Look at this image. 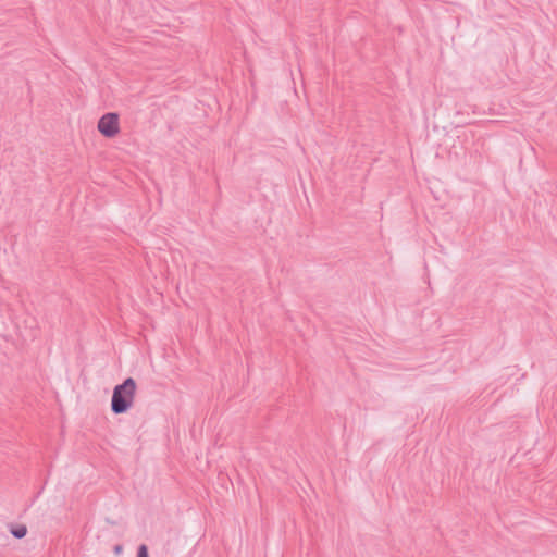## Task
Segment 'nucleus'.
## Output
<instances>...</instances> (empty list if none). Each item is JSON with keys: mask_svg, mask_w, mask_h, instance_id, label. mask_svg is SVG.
Wrapping results in <instances>:
<instances>
[{"mask_svg": "<svg viewBox=\"0 0 557 557\" xmlns=\"http://www.w3.org/2000/svg\"><path fill=\"white\" fill-rule=\"evenodd\" d=\"M137 383L134 379L127 377L113 388L111 398V410L115 414L127 412L135 403Z\"/></svg>", "mask_w": 557, "mask_h": 557, "instance_id": "f257e3e1", "label": "nucleus"}, {"mask_svg": "<svg viewBox=\"0 0 557 557\" xmlns=\"http://www.w3.org/2000/svg\"><path fill=\"white\" fill-rule=\"evenodd\" d=\"M97 132L108 140L117 138L122 134L121 115L117 112H106L96 124Z\"/></svg>", "mask_w": 557, "mask_h": 557, "instance_id": "f03ea898", "label": "nucleus"}, {"mask_svg": "<svg viewBox=\"0 0 557 557\" xmlns=\"http://www.w3.org/2000/svg\"><path fill=\"white\" fill-rule=\"evenodd\" d=\"M11 533L17 537V539H22L26 535L27 533V528L23 524H18V525H15L11 529Z\"/></svg>", "mask_w": 557, "mask_h": 557, "instance_id": "7ed1b4c3", "label": "nucleus"}, {"mask_svg": "<svg viewBox=\"0 0 557 557\" xmlns=\"http://www.w3.org/2000/svg\"><path fill=\"white\" fill-rule=\"evenodd\" d=\"M137 557H149L148 547L145 544L138 547Z\"/></svg>", "mask_w": 557, "mask_h": 557, "instance_id": "20e7f679", "label": "nucleus"}, {"mask_svg": "<svg viewBox=\"0 0 557 557\" xmlns=\"http://www.w3.org/2000/svg\"><path fill=\"white\" fill-rule=\"evenodd\" d=\"M122 552H123V546H121V545H116V546L114 547V553H115L116 555L122 554Z\"/></svg>", "mask_w": 557, "mask_h": 557, "instance_id": "39448f33", "label": "nucleus"}]
</instances>
